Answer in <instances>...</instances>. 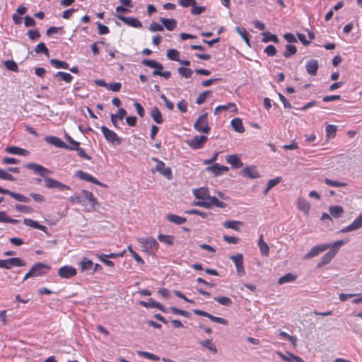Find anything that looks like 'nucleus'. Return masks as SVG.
<instances>
[{"label":"nucleus","instance_id":"f257e3e1","mask_svg":"<svg viewBox=\"0 0 362 362\" xmlns=\"http://www.w3.org/2000/svg\"><path fill=\"white\" fill-rule=\"evenodd\" d=\"M347 242H348V240H339L334 242L332 245H331L330 250L322 257L320 262L317 264V267H321L328 264L332 259V258L335 256V255L338 252L340 247H341L343 245H344Z\"/></svg>","mask_w":362,"mask_h":362},{"label":"nucleus","instance_id":"f03ea898","mask_svg":"<svg viewBox=\"0 0 362 362\" xmlns=\"http://www.w3.org/2000/svg\"><path fill=\"white\" fill-rule=\"evenodd\" d=\"M139 243L143 250L148 254H153L158 249V243L153 238H141Z\"/></svg>","mask_w":362,"mask_h":362},{"label":"nucleus","instance_id":"7ed1b4c3","mask_svg":"<svg viewBox=\"0 0 362 362\" xmlns=\"http://www.w3.org/2000/svg\"><path fill=\"white\" fill-rule=\"evenodd\" d=\"M207 113H204L200 115L194 124V128L198 132H202L205 134L209 132L210 127L207 122Z\"/></svg>","mask_w":362,"mask_h":362},{"label":"nucleus","instance_id":"20e7f679","mask_svg":"<svg viewBox=\"0 0 362 362\" xmlns=\"http://www.w3.org/2000/svg\"><path fill=\"white\" fill-rule=\"evenodd\" d=\"M100 129L107 142L114 145H119L122 143V139L115 132L109 129L105 126H102Z\"/></svg>","mask_w":362,"mask_h":362},{"label":"nucleus","instance_id":"39448f33","mask_svg":"<svg viewBox=\"0 0 362 362\" xmlns=\"http://www.w3.org/2000/svg\"><path fill=\"white\" fill-rule=\"evenodd\" d=\"M207 141V136L204 135H197L192 139L188 140L187 143L191 148L197 150L202 148Z\"/></svg>","mask_w":362,"mask_h":362},{"label":"nucleus","instance_id":"423d86ee","mask_svg":"<svg viewBox=\"0 0 362 362\" xmlns=\"http://www.w3.org/2000/svg\"><path fill=\"white\" fill-rule=\"evenodd\" d=\"M51 267L47 264L38 262L35 264L31 267V272L34 277L40 276L47 274L48 271L50 270Z\"/></svg>","mask_w":362,"mask_h":362},{"label":"nucleus","instance_id":"0eeeda50","mask_svg":"<svg viewBox=\"0 0 362 362\" xmlns=\"http://www.w3.org/2000/svg\"><path fill=\"white\" fill-rule=\"evenodd\" d=\"M44 178L45 187L48 189L57 188L61 191L70 189V187L68 185H64L58 180L47 177V176Z\"/></svg>","mask_w":362,"mask_h":362},{"label":"nucleus","instance_id":"6e6552de","mask_svg":"<svg viewBox=\"0 0 362 362\" xmlns=\"http://www.w3.org/2000/svg\"><path fill=\"white\" fill-rule=\"evenodd\" d=\"M25 167L29 170H33L35 173L45 177L47 175L52 173L51 170L43 167L42 165L34 163H27Z\"/></svg>","mask_w":362,"mask_h":362},{"label":"nucleus","instance_id":"1a4fd4ad","mask_svg":"<svg viewBox=\"0 0 362 362\" xmlns=\"http://www.w3.org/2000/svg\"><path fill=\"white\" fill-rule=\"evenodd\" d=\"M77 274L76 269L71 266L66 265L58 269V275L63 279H70Z\"/></svg>","mask_w":362,"mask_h":362},{"label":"nucleus","instance_id":"9d476101","mask_svg":"<svg viewBox=\"0 0 362 362\" xmlns=\"http://www.w3.org/2000/svg\"><path fill=\"white\" fill-rule=\"evenodd\" d=\"M230 259L234 262L237 274L238 276H241L245 274V269L243 267V256L242 254H238L236 255H233L230 257Z\"/></svg>","mask_w":362,"mask_h":362},{"label":"nucleus","instance_id":"9b49d317","mask_svg":"<svg viewBox=\"0 0 362 362\" xmlns=\"http://www.w3.org/2000/svg\"><path fill=\"white\" fill-rule=\"evenodd\" d=\"M331 247V244H323L321 245H316L311 248V250L304 256V259H311L320 252L325 251Z\"/></svg>","mask_w":362,"mask_h":362},{"label":"nucleus","instance_id":"f8f14e48","mask_svg":"<svg viewBox=\"0 0 362 362\" xmlns=\"http://www.w3.org/2000/svg\"><path fill=\"white\" fill-rule=\"evenodd\" d=\"M115 16L116 18H117L118 19H119L120 21H122V22H124L125 24H127L129 26H132L133 28H141L142 27L141 22L136 18L126 17V16H122L119 14H117V13L115 14Z\"/></svg>","mask_w":362,"mask_h":362},{"label":"nucleus","instance_id":"ddd939ff","mask_svg":"<svg viewBox=\"0 0 362 362\" xmlns=\"http://www.w3.org/2000/svg\"><path fill=\"white\" fill-rule=\"evenodd\" d=\"M76 176L79 177L81 180L92 182V183L95 184L97 185H99V186H101V187H104L105 186V185H103L102 182H100L95 177H94L93 176L89 175L88 173L83 172L81 170H78L76 173Z\"/></svg>","mask_w":362,"mask_h":362},{"label":"nucleus","instance_id":"4468645a","mask_svg":"<svg viewBox=\"0 0 362 362\" xmlns=\"http://www.w3.org/2000/svg\"><path fill=\"white\" fill-rule=\"evenodd\" d=\"M206 171L212 173L214 176H218L223 173L228 171L229 168L225 165H221L219 163H214L206 168Z\"/></svg>","mask_w":362,"mask_h":362},{"label":"nucleus","instance_id":"2eb2a0df","mask_svg":"<svg viewBox=\"0 0 362 362\" xmlns=\"http://www.w3.org/2000/svg\"><path fill=\"white\" fill-rule=\"evenodd\" d=\"M362 227V214L359 215V216L356 218L352 223L349 225L348 226L340 230L341 233H349L353 230H356Z\"/></svg>","mask_w":362,"mask_h":362},{"label":"nucleus","instance_id":"dca6fc26","mask_svg":"<svg viewBox=\"0 0 362 362\" xmlns=\"http://www.w3.org/2000/svg\"><path fill=\"white\" fill-rule=\"evenodd\" d=\"M45 141L49 144L53 145L58 148L68 149L69 146L66 144L62 139L57 136H49L45 137Z\"/></svg>","mask_w":362,"mask_h":362},{"label":"nucleus","instance_id":"f3484780","mask_svg":"<svg viewBox=\"0 0 362 362\" xmlns=\"http://www.w3.org/2000/svg\"><path fill=\"white\" fill-rule=\"evenodd\" d=\"M319 69L317 59H310L305 64V70L311 76H315Z\"/></svg>","mask_w":362,"mask_h":362},{"label":"nucleus","instance_id":"a211bd4d","mask_svg":"<svg viewBox=\"0 0 362 362\" xmlns=\"http://www.w3.org/2000/svg\"><path fill=\"white\" fill-rule=\"evenodd\" d=\"M241 173L243 176L250 179H255L259 177V173L257 172L256 168L254 166H247L244 168L242 170Z\"/></svg>","mask_w":362,"mask_h":362},{"label":"nucleus","instance_id":"6ab92c4d","mask_svg":"<svg viewBox=\"0 0 362 362\" xmlns=\"http://www.w3.org/2000/svg\"><path fill=\"white\" fill-rule=\"evenodd\" d=\"M139 304L145 308H156L163 313H168V310L160 303L156 302L152 298H150L148 302L140 301Z\"/></svg>","mask_w":362,"mask_h":362},{"label":"nucleus","instance_id":"aec40b11","mask_svg":"<svg viewBox=\"0 0 362 362\" xmlns=\"http://www.w3.org/2000/svg\"><path fill=\"white\" fill-rule=\"evenodd\" d=\"M226 162L231 165L233 168H240L243 165L240 158L235 155H230L226 158Z\"/></svg>","mask_w":362,"mask_h":362},{"label":"nucleus","instance_id":"412c9836","mask_svg":"<svg viewBox=\"0 0 362 362\" xmlns=\"http://www.w3.org/2000/svg\"><path fill=\"white\" fill-rule=\"evenodd\" d=\"M8 268L10 269L13 267H24L26 263L23 261L20 257H11L6 259Z\"/></svg>","mask_w":362,"mask_h":362},{"label":"nucleus","instance_id":"4be33fe9","mask_svg":"<svg viewBox=\"0 0 362 362\" xmlns=\"http://www.w3.org/2000/svg\"><path fill=\"white\" fill-rule=\"evenodd\" d=\"M23 223L27 226H29V227H31V228H36V229H39V230H40L42 231H44L45 233H47V227L43 226V225L40 224L36 221H33V220L30 219V218H24Z\"/></svg>","mask_w":362,"mask_h":362},{"label":"nucleus","instance_id":"5701e85b","mask_svg":"<svg viewBox=\"0 0 362 362\" xmlns=\"http://www.w3.org/2000/svg\"><path fill=\"white\" fill-rule=\"evenodd\" d=\"M297 207L298 209L303 211L305 214H308L310 209V204L305 198L300 197L297 202Z\"/></svg>","mask_w":362,"mask_h":362},{"label":"nucleus","instance_id":"b1692460","mask_svg":"<svg viewBox=\"0 0 362 362\" xmlns=\"http://www.w3.org/2000/svg\"><path fill=\"white\" fill-rule=\"evenodd\" d=\"M166 219L170 222L173 223L176 225H182L185 223L187 221L186 218L182 217L175 214H169L166 216Z\"/></svg>","mask_w":362,"mask_h":362},{"label":"nucleus","instance_id":"393cba45","mask_svg":"<svg viewBox=\"0 0 362 362\" xmlns=\"http://www.w3.org/2000/svg\"><path fill=\"white\" fill-rule=\"evenodd\" d=\"M230 124L233 129L238 133H243L245 130L243 122L240 118L235 117L230 122Z\"/></svg>","mask_w":362,"mask_h":362},{"label":"nucleus","instance_id":"a878e982","mask_svg":"<svg viewBox=\"0 0 362 362\" xmlns=\"http://www.w3.org/2000/svg\"><path fill=\"white\" fill-rule=\"evenodd\" d=\"M193 194L197 199H206L209 196V190L206 187H200L193 190Z\"/></svg>","mask_w":362,"mask_h":362},{"label":"nucleus","instance_id":"bb28decb","mask_svg":"<svg viewBox=\"0 0 362 362\" xmlns=\"http://www.w3.org/2000/svg\"><path fill=\"white\" fill-rule=\"evenodd\" d=\"M82 194L83 197L89 202V210L94 209L97 202L93 194L87 190H82Z\"/></svg>","mask_w":362,"mask_h":362},{"label":"nucleus","instance_id":"cd10ccee","mask_svg":"<svg viewBox=\"0 0 362 362\" xmlns=\"http://www.w3.org/2000/svg\"><path fill=\"white\" fill-rule=\"evenodd\" d=\"M150 115L157 124H161L163 121L161 112L156 106L152 108Z\"/></svg>","mask_w":362,"mask_h":362},{"label":"nucleus","instance_id":"c85d7f7f","mask_svg":"<svg viewBox=\"0 0 362 362\" xmlns=\"http://www.w3.org/2000/svg\"><path fill=\"white\" fill-rule=\"evenodd\" d=\"M230 108L232 109L231 110L232 112H237L238 110H237V107H236L234 103H228L226 105H218V106H217L215 108L214 114L217 115V114H218L221 111H226V110H229Z\"/></svg>","mask_w":362,"mask_h":362},{"label":"nucleus","instance_id":"c756f323","mask_svg":"<svg viewBox=\"0 0 362 362\" xmlns=\"http://www.w3.org/2000/svg\"><path fill=\"white\" fill-rule=\"evenodd\" d=\"M6 151L11 154L26 156L28 153V151L19 148L18 146H8L6 148Z\"/></svg>","mask_w":362,"mask_h":362},{"label":"nucleus","instance_id":"7c9ffc66","mask_svg":"<svg viewBox=\"0 0 362 362\" xmlns=\"http://www.w3.org/2000/svg\"><path fill=\"white\" fill-rule=\"evenodd\" d=\"M160 21L166 28V29L170 31L173 30L176 28L177 22L174 19L160 18Z\"/></svg>","mask_w":362,"mask_h":362},{"label":"nucleus","instance_id":"2f4dec72","mask_svg":"<svg viewBox=\"0 0 362 362\" xmlns=\"http://www.w3.org/2000/svg\"><path fill=\"white\" fill-rule=\"evenodd\" d=\"M297 279V276L291 273L286 274L285 275L280 277L278 280L279 285H283L286 283L293 282Z\"/></svg>","mask_w":362,"mask_h":362},{"label":"nucleus","instance_id":"473e14b6","mask_svg":"<svg viewBox=\"0 0 362 362\" xmlns=\"http://www.w3.org/2000/svg\"><path fill=\"white\" fill-rule=\"evenodd\" d=\"M258 246L262 255L267 257L269 254V245L264 241L262 235H261L259 239Z\"/></svg>","mask_w":362,"mask_h":362},{"label":"nucleus","instance_id":"72a5a7b5","mask_svg":"<svg viewBox=\"0 0 362 362\" xmlns=\"http://www.w3.org/2000/svg\"><path fill=\"white\" fill-rule=\"evenodd\" d=\"M142 64L145 66H149L151 68H153L155 69H163V66L162 64L156 62L154 59H144L142 60Z\"/></svg>","mask_w":362,"mask_h":362},{"label":"nucleus","instance_id":"f704fd0d","mask_svg":"<svg viewBox=\"0 0 362 362\" xmlns=\"http://www.w3.org/2000/svg\"><path fill=\"white\" fill-rule=\"evenodd\" d=\"M243 223L238 221H226L223 223V226L227 228L233 229L236 231H240V226H242Z\"/></svg>","mask_w":362,"mask_h":362},{"label":"nucleus","instance_id":"c9c22d12","mask_svg":"<svg viewBox=\"0 0 362 362\" xmlns=\"http://www.w3.org/2000/svg\"><path fill=\"white\" fill-rule=\"evenodd\" d=\"M329 211L334 218H339L344 213V209L341 206H332L329 208Z\"/></svg>","mask_w":362,"mask_h":362},{"label":"nucleus","instance_id":"e433bc0d","mask_svg":"<svg viewBox=\"0 0 362 362\" xmlns=\"http://www.w3.org/2000/svg\"><path fill=\"white\" fill-rule=\"evenodd\" d=\"M200 344L203 347L209 350L213 354H216L218 351L215 344L213 343L211 339H207L206 340H204L200 342Z\"/></svg>","mask_w":362,"mask_h":362},{"label":"nucleus","instance_id":"4c0bfd02","mask_svg":"<svg viewBox=\"0 0 362 362\" xmlns=\"http://www.w3.org/2000/svg\"><path fill=\"white\" fill-rule=\"evenodd\" d=\"M279 355L283 360L288 362H305L300 357L291 354H288V356L282 354H279Z\"/></svg>","mask_w":362,"mask_h":362},{"label":"nucleus","instance_id":"58836bf2","mask_svg":"<svg viewBox=\"0 0 362 362\" xmlns=\"http://www.w3.org/2000/svg\"><path fill=\"white\" fill-rule=\"evenodd\" d=\"M50 64L53 65L57 69H69V64L66 62L59 61L56 59H52L50 60Z\"/></svg>","mask_w":362,"mask_h":362},{"label":"nucleus","instance_id":"ea45409f","mask_svg":"<svg viewBox=\"0 0 362 362\" xmlns=\"http://www.w3.org/2000/svg\"><path fill=\"white\" fill-rule=\"evenodd\" d=\"M264 38L262 39L263 42H274L275 43L279 42V38L276 35L272 34L269 32L263 33Z\"/></svg>","mask_w":362,"mask_h":362},{"label":"nucleus","instance_id":"a19ab883","mask_svg":"<svg viewBox=\"0 0 362 362\" xmlns=\"http://www.w3.org/2000/svg\"><path fill=\"white\" fill-rule=\"evenodd\" d=\"M297 52V48L294 45H286V49L284 52V56L286 58H290Z\"/></svg>","mask_w":362,"mask_h":362},{"label":"nucleus","instance_id":"79ce46f5","mask_svg":"<svg viewBox=\"0 0 362 362\" xmlns=\"http://www.w3.org/2000/svg\"><path fill=\"white\" fill-rule=\"evenodd\" d=\"M35 52L37 54L43 53L45 54L47 57L49 56V49L46 47L45 44L44 42H40L37 45V46L35 48Z\"/></svg>","mask_w":362,"mask_h":362},{"label":"nucleus","instance_id":"37998d69","mask_svg":"<svg viewBox=\"0 0 362 362\" xmlns=\"http://www.w3.org/2000/svg\"><path fill=\"white\" fill-rule=\"evenodd\" d=\"M214 300L224 306H230L233 303L231 299L226 296L215 297Z\"/></svg>","mask_w":362,"mask_h":362},{"label":"nucleus","instance_id":"c03bdc74","mask_svg":"<svg viewBox=\"0 0 362 362\" xmlns=\"http://www.w3.org/2000/svg\"><path fill=\"white\" fill-rule=\"evenodd\" d=\"M9 196L21 202L28 203L30 202V199L29 197H27L21 194L16 193L12 191H11V194H9Z\"/></svg>","mask_w":362,"mask_h":362},{"label":"nucleus","instance_id":"a18cd8bd","mask_svg":"<svg viewBox=\"0 0 362 362\" xmlns=\"http://www.w3.org/2000/svg\"><path fill=\"white\" fill-rule=\"evenodd\" d=\"M54 77H59L61 80L66 83H70L73 79V76L70 74L63 71L57 72Z\"/></svg>","mask_w":362,"mask_h":362},{"label":"nucleus","instance_id":"49530a36","mask_svg":"<svg viewBox=\"0 0 362 362\" xmlns=\"http://www.w3.org/2000/svg\"><path fill=\"white\" fill-rule=\"evenodd\" d=\"M325 183L329 186L334 187H346L348 185L346 182H339L336 180H332L329 178H325L324 180Z\"/></svg>","mask_w":362,"mask_h":362},{"label":"nucleus","instance_id":"de8ad7c7","mask_svg":"<svg viewBox=\"0 0 362 362\" xmlns=\"http://www.w3.org/2000/svg\"><path fill=\"white\" fill-rule=\"evenodd\" d=\"M4 64L5 67L9 70L14 72L18 71V66L17 64L13 60H6L4 62Z\"/></svg>","mask_w":362,"mask_h":362},{"label":"nucleus","instance_id":"09e8293b","mask_svg":"<svg viewBox=\"0 0 362 362\" xmlns=\"http://www.w3.org/2000/svg\"><path fill=\"white\" fill-rule=\"evenodd\" d=\"M67 150H71V151H76L78 152V155L83 158H86L87 160H90L91 159V157L90 156H88L86 152L85 151L80 148L79 146H76V147H70L68 148Z\"/></svg>","mask_w":362,"mask_h":362},{"label":"nucleus","instance_id":"8fccbe9b","mask_svg":"<svg viewBox=\"0 0 362 362\" xmlns=\"http://www.w3.org/2000/svg\"><path fill=\"white\" fill-rule=\"evenodd\" d=\"M158 239L168 245H172L173 244V236L167 235L163 234H159L158 236Z\"/></svg>","mask_w":362,"mask_h":362},{"label":"nucleus","instance_id":"3c124183","mask_svg":"<svg viewBox=\"0 0 362 362\" xmlns=\"http://www.w3.org/2000/svg\"><path fill=\"white\" fill-rule=\"evenodd\" d=\"M167 310H168V312H171L173 314L180 315L185 316L186 317H189L190 316V313L189 312L180 310L175 307H170L168 309H167Z\"/></svg>","mask_w":362,"mask_h":362},{"label":"nucleus","instance_id":"603ef678","mask_svg":"<svg viewBox=\"0 0 362 362\" xmlns=\"http://www.w3.org/2000/svg\"><path fill=\"white\" fill-rule=\"evenodd\" d=\"M235 30L242 37V38L245 40V42L247 45H249L250 40H249L248 34H247L246 30L243 27L237 26L235 28Z\"/></svg>","mask_w":362,"mask_h":362},{"label":"nucleus","instance_id":"864d4df0","mask_svg":"<svg viewBox=\"0 0 362 362\" xmlns=\"http://www.w3.org/2000/svg\"><path fill=\"white\" fill-rule=\"evenodd\" d=\"M180 53L177 49H170L167 52V57L169 59L173 61H180L179 58Z\"/></svg>","mask_w":362,"mask_h":362},{"label":"nucleus","instance_id":"5fc2aeb1","mask_svg":"<svg viewBox=\"0 0 362 362\" xmlns=\"http://www.w3.org/2000/svg\"><path fill=\"white\" fill-rule=\"evenodd\" d=\"M337 127L333 124H328L325 128L327 136L334 138L336 135Z\"/></svg>","mask_w":362,"mask_h":362},{"label":"nucleus","instance_id":"6e6d98bb","mask_svg":"<svg viewBox=\"0 0 362 362\" xmlns=\"http://www.w3.org/2000/svg\"><path fill=\"white\" fill-rule=\"evenodd\" d=\"M15 209L20 212L24 214H31L34 211L33 209L29 206L23 205V204H16Z\"/></svg>","mask_w":362,"mask_h":362},{"label":"nucleus","instance_id":"4d7b16f0","mask_svg":"<svg viewBox=\"0 0 362 362\" xmlns=\"http://www.w3.org/2000/svg\"><path fill=\"white\" fill-rule=\"evenodd\" d=\"M177 71L179 74H180L182 76L186 78H190L192 74V69L183 66L178 68Z\"/></svg>","mask_w":362,"mask_h":362},{"label":"nucleus","instance_id":"13d9d810","mask_svg":"<svg viewBox=\"0 0 362 362\" xmlns=\"http://www.w3.org/2000/svg\"><path fill=\"white\" fill-rule=\"evenodd\" d=\"M0 179L5 180L14 181L16 178L8 172L0 168Z\"/></svg>","mask_w":362,"mask_h":362},{"label":"nucleus","instance_id":"bf43d9fd","mask_svg":"<svg viewBox=\"0 0 362 362\" xmlns=\"http://www.w3.org/2000/svg\"><path fill=\"white\" fill-rule=\"evenodd\" d=\"M93 263L91 260L88 259L87 258H83L81 262V269L83 271L89 270L91 269Z\"/></svg>","mask_w":362,"mask_h":362},{"label":"nucleus","instance_id":"052dcab7","mask_svg":"<svg viewBox=\"0 0 362 362\" xmlns=\"http://www.w3.org/2000/svg\"><path fill=\"white\" fill-rule=\"evenodd\" d=\"M27 35L31 40H38L41 36L38 30H29Z\"/></svg>","mask_w":362,"mask_h":362},{"label":"nucleus","instance_id":"680f3d73","mask_svg":"<svg viewBox=\"0 0 362 362\" xmlns=\"http://www.w3.org/2000/svg\"><path fill=\"white\" fill-rule=\"evenodd\" d=\"M206 7L205 6H196V4L193 5L192 6V9H191V13L193 14V15H200L201 13H202L203 12H204L206 11Z\"/></svg>","mask_w":362,"mask_h":362},{"label":"nucleus","instance_id":"e2e57ef3","mask_svg":"<svg viewBox=\"0 0 362 362\" xmlns=\"http://www.w3.org/2000/svg\"><path fill=\"white\" fill-rule=\"evenodd\" d=\"M138 354L139 356H144V357L148 358L150 360H152V361H158L159 359L158 356H157L156 355L151 354L149 352H146V351H138Z\"/></svg>","mask_w":362,"mask_h":362},{"label":"nucleus","instance_id":"0e129e2a","mask_svg":"<svg viewBox=\"0 0 362 362\" xmlns=\"http://www.w3.org/2000/svg\"><path fill=\"white\" fill-rule=\"evenodd\" d=\"M127 250L129 252H131L132 255L134 258V259L139 263V264H144V261L142 259V258L134 251L133 250L131 245H129L127 247Z\"/></svg>","mask_w":362,"mask_h":362},{"label":"nucleus","instance_id":"69168bd1","mask_svg":"<svg viewBox=\"0 0 362 362\" xmlns=\"http://www.w3.org/2000/svg\"><path fill=\"white\" fill-rule=\"evenodd\" d=\"M122 88V83L119 82L113 83H107V87L106 88L109 90H112L113 92H118Z\"/></svg>","mask_w":362,"mask_h":362},{"label":"nucleus","instance_id":"338daca9","mask_svg":"<svg viewBox=\"0 0 362 362\" xmlns=\"http://www.w3.org/2000/svg\"><path fill=\"white\" fill-rule=\"evenodd\" d=\"M209 93H210L209 90H206L200 93L196 100V103L198 105L203 104L205 102Z\"/></svg>","mask_w":362,"mask_h":362},{"label":"nucleus","instance_id":"774afa93","mask_svg":"<svg viewBox=\"0 0 362 362\" xmlns=\"http://www.w3.org/2000/svg\"><path fill=\"white\" fill-rule=\"evenodd\" d=\"M276 52L277 51L276 47L272 45H268L264 49V53H266L269 57L275 56L276 54Z\"/></svg>","mask_w":362,"mask_h":362}]
</instances>
